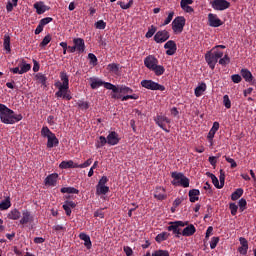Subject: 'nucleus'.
<instances>
[{
    "mask_svg": "<svg viewBox=\"0 0 256 256\" xmlns=\"http://www.w3.org/2000/svg\"><path fill=\"white\" fill-rule=\"evenodd\" d=\"M241 76L246 81V83H253V74L248 69L241 70Z\"/></svg>",
    "mask_w": 256,
    "mask_h": 256,
    "instance_id": "obj_27",
    "label": "nucleus"
},
{
    "mask_svg": "<svg viewBox=\"0 0 256 256\" xmlns=\"http://www.w3.org/2000/svg\"><path fill=\"white\" fill-rule=\"evenodd\" d=\"M60 79L62 81H57L54 84V87L58 89V91L55 93V97L66 99V101H71L73 97L71 96V91L69 90V75H67V72H60Z\"/></svg>",
    "mask_w": 256,
    "mask_h": 256,
    "instance_id": "obj_1",
    "label": "nucleus"
},
{
    "mask_svg": "<svg viewBox=\"0 0 256 256\" xmlns=\"http://www.w3.org/2000/svg\"><path fill=\"white\" fill-rule=\"evenodd\" d=\"M89 81L91 89H99V87H103L104 81L101 80V78L90 77Z\"/></svg>",
    "mask_w": 256,
    "mask_h": 256,
    "instance_id": "obj_23",
    "label": "nucleus"
},
{
    "mask_svg": "<svg viewBox=\"0 0 256 256\" xmlns=\"http://www.w3.org/2000/svg\"><path fill=\"white\" fill-rule=\"evenodd\" d=\"M238 205L240 207V211L247 209V200H245L244 198H241L238 202Z\"/></svg>",
    "mask_w": 256,
    "mask_h": 256,
    "instance_id": "obj_58",
    "label": "nucleus"
},
{
    "mask_svg": "<svg viewBox=\"0 0 256 256\" xmlns=\"http://www.w3.org/2000/svg\"><path fill=\"white\" fill-rule=\"evenodd\" d=\"M118 93H123L124 95H131L133 93V89L128 86L122 85L118 88Z\"/></svg>",
    "mask_w": 256,
    "mask_h": 256,
    "instance_id": "obj_38",
    "label": "nucleus"
},
{
    "mask_svg": "<svg viewBox=\"0 0 256 256\" xmlns=\"http://www.w3.org/2000/svg\"><path fill=\"white\" fill-rule=\"evenodd\" d=\"M118 5H120L121 9H131L133 7V0H130L128 3L118 2Z\"/></svg>",
    "mask_w": 256,
    "mask_h": 256,
    "instance_id": "obj_50",
    "label": "nucleus"
},
{
    "mask_svg": "<svg viewBox=\"0 0 256 256\" xmlns=\"http://www.w3.org/2000/svg\"><path fill=\"white\" fill-rule=\"evenodd\" d=\"M197 229L193 224L188 225L185 227L182 231V236L183 237H191L192 235H195Z\"/></svg>",
    "mask_w": 256,
    "mask_h": 256,
    "instance_id": "obj_24",
    "label": "nucleus"
},
{
    "mask_svg": "<svg viewBox=\"0 0 256 256\" xmlns=\"http://www.w3.org/2000/svg\"><path fill=\"white\" fill-rule=\"evenodd\" d=\"M159 64V60H157V58H155V56L153 55H149L144 59V65L145 67H147V69H149L150 71L153 70V68L155 66H157Z\"/></svg>",
    "mask_w": 256,
    "mask_h": 256,
    "instance_id": "obj_12",
    "label": "nucleus"
},
{
    "mask_svg": "<svg viewBox=\"0 0 256 256\" xmlns=\"http://www.w3.org/2000/svg\"><path fill=\"white\" fill-rule=\"evenodd\" d=\"M11 207V199L8 197L0 203V211H7Z\"/></svg>",
    "mask_w": 256,
    "mask_h": 256,
    "instance_id": "obj_33",
    "label": "nucleus"
},
{
    "mask_svg": "<svg viewBox=\"0 0 256 256\" xmlns=\"http://www.w3.org/2000/svg\"><path fill=\"white\" fill-rule=\"evenodd\" d=\"M60 193H68L69 195H79V190L75 187H63L60 189Z\"/></svg>",
    "mask_w": 256,
    "mask_h": 256,
    "instance_id": "obj_31",
    "label": "nucleus"
},
{
    "mask_svg": "<svg viewBox=\"0 0 256 256\" xmlns=\"http://www.w3.org/2000/svg\"><path fill=\"white\" fill-rule=\"evenodd\" d=\"M107 143V138H105V136H100L99 140L96 143V149H101V147H105Z\"/></svg>",
    "mask_w": 256,
    "mask_h": 256,
    "instance_id": "obj_40",
    "label": "nucleus"
},
{
    "mask_svg": "<svg viewBox=\"0 0 256 256\" xmlns=\"http://www.w3.org/2000/svg\"><path fill=\"white\" fill-rule=\"evenodd\" d=\"M152 256H170L169 254V251L167 250H155L153 253H152Z\"/></svg>",
    "mask_w": 256,
    "mask_h": 256,
    "instance_id": "obj_47",
    "label": "nucleus"
},
{
    "mask_svg": "<svg viewBox=\"0 0 256 256\" xmlns=\"http://www.w3.org/2000/svg\"><path fill=\"white\" fill-rule=\"evenodd\" d=\"M240 247L238 248V252L240 255H247V251H249V241L245 239V237H240Z\"/></svg>",
    "mask_w": 256,
    "mask_h": 256,
    "instance_id": "obj_20",
    "label": "nucleus"
},
{
    "mask_svg": "<svg viewBox=\"0 0 256 256\" xmlns=\"http://www.w3.org/2000/svg\"><path fill=\"white\" fill-rule=\"evenodd\" d=\"M154 121H155L156 125H158V127H160V129H162L166 133H169V129H167V127H165V123H171V119H169L167 116L158 115L154 118Z\"/></svg>",
    "mask_w": 256,
    "mask_h": 256,
    "instance_id": "obj_9",
    "label": "nucleus"
},
{
    "mask_svg": "<svg viewBox=\"0 0 256 256\" xmlns=\"http://www.w3.org/2000/svg\"><path fill=\"white\" fill-rule=\"evenodd\" d=\"M34 9H36V13L38 15H43L45 11H49V6L45 5L43 2L34 3Z\"/></svg>",
    "mask_w": 256,
    "mask_h": 256,
    "instance_id": "obj_22",
    "label": "nucleus"
},
{
    "mask_svg": "<svg viewBox=\"0 0 256 256\" xmlns=\"http://www.w3.org/2000/svg\"><path fill=\"white\" fill-rule=\"evenodd\" d=\"M95 27L96 29H105V27H107V23L103 20H98L96 23H95Z\"/></svg>",
    "mask_w": 256,
    "mask_h": 256,
    "instance_id": "obj_54",
    "label": "nucleus"
},
{
    "mask_svg": "<svg viewBox=\"0 0 256 256\" xmlns=\"http://www.w3.org/2000/svg\"><path fill=\"white\" fill-rule=\"evenodd\" d=\"M74 47L76 49V52L81 55L85 53V40L83 38H74L73 39Z\"/></svg>",
    "mask_w": 256,
    "mask_h": 256,
    "instance_id": "obj_10",
    "label": "nucleus"
},
{
    "mask_svg": "<svg viewBox=\"0 0 256 256\" xmlns=\"http://www.w3.org/2000/svg\"><path fill=\"white\" fill-rule=\"evenodd\" d=\"M229 209L231 211V215L235 216V215H237V210L239 209V206H237V204H235V203H230Z\"/></svg>",
    "mask_w": 256,
    "mask_h": 256,
    "instance_id": "obj_51",
    "label": "nucleus"
},
{
    "mask_svg": "<svg viewBox=\"0 0 256 256\" xmlns=\"http://www.w3.org/2000/svg\"><path fill=\"white\" fill-rule=\"evenodd\" d=\"M211 7L214 11H225L231 7V3L227 0H213Z\"/></svg>",
    "mask_w": 256,
    "mask_h": 256,
    "instance_id": "obj_7",
    "label": "nucleus"
},
{
    "mask_svg": "<svg viewBox=\"0 0 256 256\" xmlns=\"http://www.w3.org/2000/svg\"><path fill=\"white\" fill-rule=\"evenodd\" d=\"M20 67V75H23V73H28V71H31V64H28L25 62V60H22L19 64Z\"/></svg>",
    "mask_w": 256,
    "mask_h": 256,
    "instance_id": "obj_30",
    "label": "nucleus"
},
{
    "mask_svg": "<svg viewBox=\"0 0 256 256\" xmlns=\"http://www.w3.org/2000/svg\"><path fill=\"white\" fill-rule=\"evenodd\" d=\"M59 167L60 169H73V160L62 161Z\"/></svg>",
    "mask_w": 256,
    "mask_h": 256,
    "instance_id": "obj_41",
    "label": "nucleus"
},
{
    "mask_svg": "<svg viewBox=\"0 0 256 256\" xmlns=\"http://www.w3.org/2000/svg\"><path fill=\"white\" fill-rule=\"evenodd\" d=\"M36 80L41 83V85H47V76L45 74H36Z\"/></svg>",
    "mask_w": 256,
    "mask_h": 256,
    "instance_id": "obj_43",
    "label": "nucleus"
},
{
    "mask_svg": "<svg viewBox=\"0 0 256 256\" xmlns=\"http://www.w3.org/2000/svg\"><path fill=\"white\" fill-rule=\"evenodd\" d=\"M169 37H170V35L167 32V30L158 31L154 35V41L156 43H165V41H167L169 39Z\"/></svg>",
    "mask_w": 256,
    "mask_h": 256,
    "instance_id": "obj_13",
    "label": "nucleus"
},
{
    "mask_svg": "<svg viewBox=\"0 0 256 256\" xmlns=\"http://www.w3.org/2000/svg\"><path fill=\"white\" fill-rule=\"evenodd\" d=\"M218 63L219 65L225 67V65H229V63H231V58L229 57V55L225 54L224 57L219 59Z\"/></svg>",
    "mask_w": 256,
    "mask_h": 256,
    "instance_id": "obj_42",
    "label": "nucleus"
},
{
    "mask_svg": "<svg viewBox=\"0 0 256 256\" xmlns=\"http://www.w3.org/2000/svg\"><path fill=\"white\" fill-rule=\"evenodd\" d=\"M108 192H109L108 186L96 185V195H107Z\"/></svg>",
    "mask_w": 256,
    "mask_h": 256,
    "instance_id": "obj_34",
    "label": "nucleus"
},
{
    "mask_svg": "<svg viewBox=\"0 0 256 256\" xmlns=\"http://www.w3.org/2000/svg\"><path fill=\"white\" fill-rule=\"evenodd\" d=\"M77 105H78V107H79L80 109H84V110L89 109V102L79 101V102L77 103Z\"/></svg>",
    "mask_w": 256,
    "mask_h": 256,
    "instance_id": "obj_62",
    "label": "nucleus"
},
{
    "mask_svg": "<svg viewBox=\"0 0 256 256\" xmlns=\"http://www.w3.org/2000/svg\"><path fill=\"white\" fill-rule=\"evenodd\" d=\"M206 63L209 65L210 69H215V65H217V62L219 61L211 51L207 52L205 54Z\"/></svg>",
    "mask_w": 256,
    "mask_h": 256,
    "instance_id": "obj_19",
    "label": "nucleus"
},
{
    "mask_svg": "<svg viewBox=\"0 0 256 256\" xmlns=\"http://www.w3.org/2000/svg\"><path fill=\"white\" fill-rule=\"evenodd\" d=\"M223 105L226 109H231V99H229V95L223 96Z\"/></svg>",
    "mask_w": 256,
    "mask_h": 256,
    "instance_id": "obj_49",
    "label": "nucleus"
},
{
    "mask_svg": "<svg viewBox=\"0 0 256 256\" xmlns=\"http://www.w3.org/2000/svg\"><path fill=\"white\" fill-rule=\"evenodd\" d=\"M79 239L81 241H84V247H86V249H91V247H93V242H91V236H89L87 233L85 232H81L79 234Z\"/></svg>",
    "mask_w": 256,
    "mask_h": 256,
    "instance_id": "obj_21",
    "label": "nucleus"
},
{
    "mask_svg": "<svg viewBox=\"0 0 256 256\" xmlns=\"http://www.w3.org/2000/svg\"><path fill=\"white\" fill-rule=\"evenodd\" d=\"M231 80L233 81V83H241V81H243V78H241V75L239 74H234L231 76Z\"/></svg>",
    "mask_w": 256,
    "mask_h": 256,
    "instance_id": "obj_61",
    "label": "nucleus"
},
{
    "mask_svg": "<svg viewBox=\"0 0 256 256\" xmlns=\"http://www.w3.org/2000/svg\"><path fill=\"white\" fill-rule=\"evenodd\" d=\"M129 99L137 100V99H139V95H137V94L126 95L121 98V101H129Z\"/></svg>",
    "mask_w": 256,
    "mask_h": 256,
    "instance_id": "obj_57",
    "label": "nucleus"
},
{
    "mask_svg": "<svg viewBox=\"0 0 256 256\" xmlns=\"http://www.w3.org/2000/svg\"><path fill=\"white\" fill-rule=\"evenodd\" d=\"M155 33H157V27L151 25V27L148 29L145 35L146 39H151V37H153Z\"/></svg>",
    "mask_w": 256,
    "mask_h": 256,
    "instance_id": "obj_44",
    "label": "nucleus"
},
{
    "mask_svg": "<svg viewBox=\"0 0 256 256\" xmlns=\"http://www.w3.org/2000/svg\"><path fill=\"white\" fill-rule=\"evenodd\" d=\"M164 49H167L166 55H173L174 53H177V44L173 40H169L165 43Z\"/></svg>",
    "mask_w": 256,
    "mask_h": 256,
    "instance_id": "obj_18",
    "label": "nucleus"
},
{
    "mask_svg": "<svg viewBox=\"0 0 256 256\" xmlns=\"http://www.w3.org/2000/svg\"><path fill=\"white\" fill-rule=\"evenodd\" d=\"M185 23L187 20L184 16H178L172 21V31L175 35H180L183 33V29H185Z\"/></svg>",
    "mask_w": 256,
    "mask_h": 256,
    "instance_id": "obj_5",
    "label": "nucleus"
},
{
    "mask_svg": "<svg viewBox=\"0 0 256 256\" xmlns=\"http://www.w3.org/2000/svg\"><path fill=\"white\" fill-rule=\"evenodd\" d=\"M53 19L51 17H46L40 20V24L45 27V25H49Z\"/></svg>",
    "mask_w": 256,
    "mask_h": 256,
    "instance_id": "obj_63",
    "label": "nucleus"
},
{
    "mask_svg": "<svg viewBox=\"0 0 256 256\" xmlns=\"http://www.w3.org/2000/svg\"><path fill=\"white\" fill-rule=\"evenodd\" d=\"M151 71H153L157 77H161V75L165 73V67H163L162 65L156 64V66H154V68H152Z\"/></svg>",
    "mask_w": 256,
    "mask_h": 256,
    "instance_id": "obj_32",
    "label": "nucleus"
},
{
    "mask_svg": "<svg viewBox=\"0 0 256 256\" xmlns=\"http://www.w3.org/2000/svg\"><path fill=\"white\" fill-rule=\"evenodd\" d=\"M171 177L173 179L171 183L174 187H184V189L189 187L190 181L185 174L181 172H171Z\"/></svg>",
    "mask_w": 256,
    "mask_h": 256,
    "instance_id": "obj_4",
    "label": "nucleus"
},
{
    "mask_svg": "<svg viewBox=\"0 0 256 256\" xmlns=\"http://www.w3.org/2000/svg\"><path fill=\"white\" fill-rule=\"evenodd\" d=\"M215 133L213 130H210L207 135V139L210 143V147H213V139H215Z\"/></svg>",
    "mask_w": 256,
    "mask_h": 256,
    "instance_id": "obj_52",
    "label": "nucleus"
},
{
    "mask_svg": "<svg viewBox=\"0 0 256 256\" xmlns=\"http://www.w3.org/2000/svg\"><path fill=\"white\" fill-rule=\"evenodd\" d=\"M120 141L121 138H119V134L115 131L110 132L107 136L108 145L115 146L118 145Z\"/></svg>",
    "mask_w": 256,
    "mask_h": 256,
    "instance_id": "obj_16",
    "label": "nucleus"
},
{
    "mask_svg": "<svg viewBox=\"0 0 256 256\" xmlns=\"http://www.w3.org/2000/svg\"><path fill=\"white\" fill-rule=\"evenodd\" d=\"M57 179H59V174L52 173L45 178L44 185L46 187H55L57 185Z\"/></svg>",
    "mask_w": 256,
    "mask_h": 256,
    "instance_id": "obj_14",
    "label": "nucleus"
},
{
    "mask_svg": "<svg viewBox=\"0 0 256 256\" xmlns=\"http://www.w3.org/2000/svg\"><path fill=\"white\" fill-rule=\"evenodd\" d=\"M200 195H201V191H199V189L190 190L188 192L190 203H195L199 199Z\"/></svg>",
    "mask_w": 256,
    "mask_h": 256,
    "instance_id": "obj_25",
    "label": "nucleus"
},
{
    "mask_svg": "<svg viewBox=\"0 0 256 256\" xmlns=\"http://www.w3.org/2000/svg\"><path fill=\"white\" fill-rule=\"evenodd\" d=\"M173 17H175V12L174 11H170L168 13L167 18L164 20L163 22V27H165V25H169V23H171V21H173Z\"/></svg>",
    "mask_w": 256,
    "mask_h": 256,
    "instance_id": "obj_45",
    "label": "nucleus"
},
{
    "mask_svg": "<svg viewBox=\"0 0 256 256\" xmlns=\"http://www.w3.org/2000/svg\"><path fill=\"white\" fill-rule=\"evenodd\" d=\"M7 217H8V219H11L12 221H17V220L21 219V212L19 211V209L14 208L8 213Z\"/></svg>",
    "mask_w": 256,
    "mask_h": 256,
    "instance_id": "obj_26",
    "label": "nucleus"
},
{
    "mask_svg": "<svg viewBox=\"0 0 256 256\" xmlns=\"http://www.w3.org/2000/svg\"><path fill=\"white\" fill-rule=\"evenodd\" d=\"M169 233L162 232L156 236L157 243H163V241H167L169 239Z\"/></svg>",
    "mask_w": 256,
    "mask_h": 256,
    "instance_id": "obj_37",
    "label": "nucleus"
},
{
    "mask_svg": "<svg viewBox=\"0 0 256 256\" xmlns=\"http://www.w3.org/2000/svg\"><path fill=\"white\" fill-rule=\"evenodd\" d=\"M211 179H212V183L214 185V187H216V189H223V187H221V183H219V179L217 178V176H215V174H211Z\"/></svg>",
    "mask_w": 256,
    "mask_h": 256,
    "instance_id": "obj_46",
    "label": "nucleus"
},
{
    "mask_svg": "<svg viewBox=\"0 0 256 256\" xmlns=\"http://www.w3.org/2000/svg\"><path fill=\"white\" fill-rule=\"evenodd\" d=\"M218 243H219V237H212V239L210 241V248L215 249V247H217Z\"/></svg>",
    "mask_w": 256,
    "mask_h": 256,
    "instance_id": "obj_59",
    "label": "nucleus"
},
{
    "mask_svg": "<svg viewBox=\"0 0 256 256\" xmlns=\"http://www.w3.org/2000/svg\"><path fill=\"white\" fill-rule=\"evenodd\" d=\"M3 47L7 53H11V35L9 33L4 34Z\"/></svg>",
    "mask_w": 256,
    "mask_h": 256,
    "instance_id": "obj_28",
    "label": "nucleus"
},
{
    "mask_svg": "<svg viewBox=\"0 0 256 256\" xmlns=\"http://www.w3.org/2000/svg\"><path fill=\"white\" fill-rule=\"evenodd\" d=\"M243 193L244 191L242 188L236 189L235 192H233L231 195L232 201H237V199H241V197L243 196Z\"/></svg>",
    "mask_w": 256,
    "mask_h": 256,
    "instance_id": "obj_35",
    "label": "nucleus"
},
{
    "mask_svg": "<svg viewBox=\"0 0 256 256\" xmlns=\"http://www.w3.org/2000/svg\"><path fill=\"white\" fill-rule=\"evenodd\" d=\"M154 198L157 199V201H165V199H167V192L163 187L158 186L155 189Z\"/></svg>",
    "mask_w": 256,
    "mask_h": 256,
    "instance_id": "obj_17",
    "label": "nucleus"
},
{
    "mask_svg": "<svg viewBox=\"0 0 256 256\" xmlns=\"http://www.w3.org/2000/svg\"><path fill=\"white\" fill-rule=\"evenodd\" d=\"M208 21H209L210 27H221V25H223V21L219 19L217 14H213V13L208 14Z\"/></svg>",
    "mask_w": 256,
    "mask_h": 256,
    "instance_id": "obj_15",
    "label": "nucleus"
},
{
    "mask_svg": "<svg viewBox=\"0 0 256 256\" xmlns=\"http://www.w3.org/2000/svg\"><path fill=\"white\" fill-rule=\"evenodd\" d=\"M210 53H212L218 60L223 57V51H219L216 48H213Z\"/></svg>",
    "mask_w": 256,
    "mask_h": 256,
    "instance_id": "obj_56",
    "label": "nucleus"
},
{
    "mask_svg": "<svg viewBox=\"0 0 256 256\" xmlns=\"http://www.w3.org/2000/svg\"><path fill=\"white\" fill-rule=\"evenodd\" d=\"M179 227H185V223H183V221L170 222L167 229L168 231H172L173 235H176V237L179 238L180 235H182Z\"/></svg>",
    "mask_w": 256,
    "mask_h": 256,
    "instance_id": "obj_8",
    "label": "nucleus"
},
{
    "mask_svg": "<svg viewBox=\"0 0 256 256\" xmlns=\"http://www.w3.org/2000/svg\"><path fill=\"white\" fill-rule=\"evenodd\" d=\"M49 43H51V34H47L42 42L40 43V47H47V45H49Z\"/></svg>",
    "mask_w": 256,
    "mask_h": 256,
    "instance_id": "obj_48",
    "label": "nucleus"
},
{
    "mask_svg": "<svg viewBox=\"0 0 256 256\" xmlns=\"http://www.w3.org/2000/svg\"><path fill=\"white\" fill-rule=\"evenodd\" d=\"M94 217H99V219H105V213L103 209H98L94 212Z\"/></svg>",
    "mask_w": 256,
    "mask_h": 256,
    "instance_id": "obj_60",
    "label": "nucleus"
},
{
    "mask_svg": "<svg viewBox=\"0 0 256 256\" xmlns=\"http://www.w3.org/2000/svg\"><path fill=\"white\" fill-rule=\"evenodd\" d=\"M123 251L126 254V256H132L133 255V249L129 246H124Z\"/></svg>",
    "mask_w": 256,
    "mask_h": 256,
    "instance_id": "obj_64",
    "label": "nucleus"
},
{
    "mask_svg": "<svg viewBox=\"0 0 256 256\" xmlns=\"http://www.w3.org/2000/svg\"><path fill=\"white\" fill-rule=\"evenodd\" d=\"M103 86L105 89H108L109 91H112L113 93H119V87L113 85L112 83L104 81Z\"/></svg>",
    "mask_w": 256,
    "mask_h": 256,
    "instance_id": "obj_36",
    "label": "nucleus"
},
{
    "mask_svg": "<svg viewBox=\"0 0 256 256\" xmlns=\"http://www.w3.org/2000/svg\"><path fill=\"white\" fill-rule=\"evenodd\" d=\"M40 133H41V137H44L47 139L46 146L48 149H53V147H57L59 145V139L57 138L55 133H53L49 129V127L43 126Z\"/></svg>",
    "mask_w": 256,
    "mask_h": 256,
    "instance_id": "obj_3",
    "label": "nucleus"
},
{
    "mask_svg": "<svg viewBox=\"0 0 256 256\" xmlns=\"http://www.w3.org/2000/svg\"><path fill=\"white\" fill-rule=\"evenodd\" d=\"M23 119L22 114H16L15 111L11 110L5 104L0 103V121L5 125H15Z\"/></svg>",
    "mask_w": 256,
    "mask_h": 256,
    "instance_id": "obj_2",
    "label": "nucleus"
},
{
    "mask_svg": "<svg viewBox=\"0 0 256 256\" xmlns=\"http://www.w3.org/2000/svg\"><path fill=\"white\" fill-rule=\"evenodd\" d=\"M141 86L144 87V89H149L150 91H165V86L153 80H142Z\"/></svg>",
    "mask_w": 256,
    "mask_h": 256,
    "instance_id": "obj_6",
    "label": "nucleus"
},
{
    "mask_svg": "<svg viewBox=\"0 0 256 256\" xmlns=\"http://www.w3.org/2000/svg\"><path fill=\"white\" fill-rule=\"evenodd\" d=\"M88 59L90 60V64L93 65L95 67V65H97V56H95V54L93 53H89L88 54Z\"/></svg>",
    "mask_w": 256,
    "mask_h": 256,
    "instance_id": "obj_55",
    "label": "nucleus"
},
{
    "mask_svg": "<svg viewBox=\"0 0 256 256\" xmlns=\"http://www.w3.org/2000/svg\"><path fill=\"white\" fill-rule=\"evenodd\" d=\"M35 218L33 215H31V212L29 210H23L22 211V218L20 219L19 223L20 225H28V223H33Z\"/></svg>",
    "mask_w": 256,
    "mask_h": 256,
    "instance_id": "obj_11",
    "label": "nucleus"
},
{
    "mask_svg": "<svg viewBox=\"0 0 256 256\" xmlns=\"http://www.w3.org/2000/svg\"><path fill=\"white\" fill-rule=\"evenodd\" d=\"M205 91H207V84L202 82L200 85H198L195 88L194 93H195L196 97H201V95H203V93H205Z\"/></svg>",
    "mask_w": 256,
    "mask_h": 256,
    "instance_id": "obj_29",
    "label": "nucleus"
},
{
    "mask_svg": "<svg viewBox=\"0 0 256 256\" xmlns=\"http://www.w3.org/2000/svg\"><path fill=\"white\" fill-rule=\"evenodd\" d=\"M225 160L227 161V163H230V167L231 169H235V167H237V162H235V160L229 156H224Z\"/></svg>",
    "mask_w": 256,
    "mask_h": 256,
    "instance_id": "obj_53",
    "label": "nucleus"
},
{
    "mask_svg": "<svg viewBox=\"0 0 256 256\" xmlns=\"http://www.w3.org/2000/svg\"><path fill=\"white\" fill-rule=\"evenodd\" d=\"M107 71H109L110 73H119V64L117 63L108 64Z\"/></svg>",
    "mask_w": 256,
    "mask_h": 256,
    "instance_id": "obj_39",
    "label": "nucleus"
}]
</instances>
